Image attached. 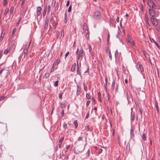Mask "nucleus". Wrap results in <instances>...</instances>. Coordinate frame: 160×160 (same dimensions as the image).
I'll use <instances>...</instances> for the list:
<instances>
[{
    "instance_id": "f257e3e1",
    "label": "nucleus",
    "mask_w": 160,
    "mask_h": 160,
    "mask_svg": "<svg viewBox=\"0 0 160 160\" xmlns=\"http://www.w3.org/2000/svg\"><path fill=\"white\" fill-rule=\"evenodd\" d=\"M83 32L82 33L84 35L85 37L87 39H89V33L88 31V27L87 24L86 23L84 24L83 26Z\"/></svg>"
},
{
    "instance_id": "f03ea898",
    "label": "nucleus",
    "mask_w": 160,
    "mask_h": 160,
    "mask_svg": "<svg viewBox=\"0 0 160 160\" xmlns=\"http://www.w3.org/2000/svg\"><path fill=\"white\" fill-rule=\"evenodd\" d=\"M84 53V52L82 48H81L79 52V53L78 54V57L77 58V60L78 61L80 58H82L83 56Z\"/></svg>"
},
{
    "instance_id": "7ed1b4c3",
    "label": "nucleus",
    "mask_w": 160,
    "mask_h": 160,
    "mask_svg": "<svg viewBox=\"0 0 160 160\" xmlns=\"http://www.w3.org/2000/svg\"><path fill=\"white\" fill-rule=\"evenodd\" d=\"M148 5L151 8L154 9L155 7V4L151 0H148Z\"/></svg>"
},
{
    "instance_id": "20e7f679",
    "label": "nucleus",
    "mask_w": 160,
    "mask_h": 160,
    "mask_svg": "<svg viewBox=\"0 0 160 160\" xmlns=\"http://www.w3.org/2000/svg\"><path fill=\"white\" fill-rule=\"evenodd\" d=\"M94 17L97 19H99L101 17V13L99 11H96L94 13Z\"/></svg>"
},
{
    "instance_id": "39448f33",
    "label": "nucleus",
    "mask_w": 160,
    "mask_h": 160,
    "mask_svg": "<svg viewBox=\"0 0 160 160\" xmlns=\"http://www.w3.org/2000/svg\"><path fill=\"white\" fill-rule=\"evenodd\" d=\"M151 20L152 22V23L154 26H157L158 24V22L156 19L151 18Z\"/></svg>"
},
{
    "instance_id": "423d86ee",
    "label": "nucleus",
    "mask_w": 160,
    "mask_h": 160,
    "mask_svg": "<svg viewBox=\"0 0 160 160\" xmlns=\"http://www.w3.org/2000/svg\"><path fill=\"white\" fill-rule=\"evenodd\" d=\"M136 67H137L139 71L142 72L143 71V67L142 65L139 64H137Z\"/></svg>"
},
{
    "instance_id": "0eeeda50",
    "label": "nucleus",
    "mask_w": 160,
    "mask_h": 160,
    "mask_svg": "<svg viewBox=\"0 0 160 160\" xmlns=\"http://www.w3.org/2000/svg\"><path fill=\"white\" fill-rule=\"evenodd\" d=\"M149 12L150 15L152 17H154L155 16V13L154 11L151 9H149Z\"/></svg>"
},
{
    "instance_id": "6e6552de",
    "label": "nucleus",
    "mask_w": 160,
    "mask_h": 160,
    "mask_svg": "<svg viewBox=\"0 0 160 160\" xmlns=\"http://www.w3.org/2000/svg\"><path fill=\"white\" fill-rule=\"evenodd\" d=\"M42 8L41 7L38 6L37 8V15L38 16H39L41 13Z\"/></svg>"
},
{
    "instance_id": "1a4fd4ad",
    "label": "nucleus",
    "mask_w": 160,
    "mask_h": 160,
    "mask_svg": "<svg viewBox=\"0 0 160 160\" xmlns=\"http://www.w3.org/2000/svg\"><path fill=\"white\" fill-rule=\"evenodd\" d=\"M3 71H4L5 73H6V76H7L9 74V71L8 70L4 69H2L1 70H0V75L1 74L2 72Z\"/></svg>"
},
{
    "instance_id": "9d476101",
    "label": "nucleus",
    "mask_w": 160,
    "mask_h": 160,
    "mask_svg": "<svg viewBox=\"0 0 160 160\" xmlns=\"http://www.w3.org/2000/svg\"><path fill=\"white\" fill-rule=\"evenodd\" d=\"M77 73L80 76H81V72L80 70H79V66H78V60L77 61Z\"/></svg>"
},
{
    "instance_id": "9b49d317",
    "label": "nucleus",
    "mask_w": 160,
    "mask_h": 160,
    "mask_svg": "<svg viewBox=\"0 0 160 160\" xmlns=\"http://www.w3.org/2000/svg\"><path fill=\"white\" fill-rule=\"evenodd\" d=\"M105 83L104 84V89L105 91L107 92V78L106 77L105 78Z\"/></svg>"
},
{
    "instance_id": "f8f14e48",
    "label": "nucleus",
    "mask_w": 160,
    "mask_h": 160,
    "mask_svg": "<svg viewBox=\"0 0 160 160\" xmlns=\"http://www.w3.org/2000/svg\"><path fill=\"white\" fill-rule=\"evenodd\" d=\"M77 95L78 96L81 93V88L80 87L78 86L77 87Z\"/></svg>"
},
{
    "instance_id": "ddd939ff",
    "label": "nucleus",
    "mask_w": 160,
    "mask_h": 160,
    "mask_svg": "<svg viewBox=\"0 0 160 160\" xmlns=\"http://www.w3.org/2000/svg\"><path fill=\"white\" fill-rule=\"evenodd\" d=\"M130 150V145L129 143H128L126 145V152H128Z\"/></svg>"
},
{
    "instance_id": "4468645a",
    "label": "nucleus",
    "mask_w": 160,
    "mask_h": 160,
    "mask_svg": "<svg viewBox=\"0 0 160 160\" xmlns=\"http://www.w3.org/2000/svg\"><path fill=\"white\" fill-rule=\"evenodd\" d=\"M60 59L59 58H58L56 61L53 63V66L58 65L60 63Z\"/></svg>"
},
{
    "instance_id": "2eb2a0df",
    "label": "nucleus",
    "mask_w": 160,
    "mask_h": 160,
    "mask_svg": "<svg viewBox=\"0 0 160 160\" xmlns=\"http://www.w3.org/2000/svg\"><path fill=\"white\" fill-rule=\"evenodd\" d=\"M135 118V115L133 114L132 115V112L131 113V122H133Z\"/></svg>"
},
{
    "instance_id": "dca6fc26",
    "label": "nucleus",
    "mask_w": 160,
    "mask_h": 160,
    "mask_svg": "<svg viewBox=\"0 0 160 160\" xmlns=\"http://www.w3.org/2000/svg\"><path fill=\"white\" fill-rule=\"evenodd\" d=\"M145 22L146 24L148 26H149V24L148 22V15L145 14Z\"/></svg>"
},
{
    "instance_id": "f3484780",
    "label": "nucleus",
    "mask_w": 160,
    "mask_h": 160,
    "mask_svg": "<svg viewBox=\"0 0 160 160\" xmlns=\"http://www.w3.org/2000/svg\"><path fill=\"white\" fill-rule=\"evenodd\" d=\"M48 19H46L45 20V26H44V28L45 29H46L48 26Z\"/></svg>"
},
{
    "instance_id": "a211bd4d",
    "label": "nucleus",
    "mask_w": 160,
    "mask_h": 160,
    "mask_svg": "<svg viewBox=\"0 0 160 160\" xmlns=\"http://www.w3.org/2000/svg\"><path fill=\"white\" fill-rule=\"evenodd\" d=\"M27 48L26 47V48L24 49L23 50V52L24 54V57L26 56L28 54V50Z\"/></svg>"
},
{
    "instance_id": "6ab92c4d",
    "label": "nucleus",
    "mask_w": 160,
    "mask_h": 160,
    "mask_svg": "<svg viewBox=\"0 0 160 160\" xmlns=\"http://www.w3.org/2000/svg\"><path fill=\"white\" fill-rule=\"evenodd\" d=\"M76 66V64L75 63L73 65H72V66L71 68V71L72 72H74L75 71V67Z\"/></svg>"
},
{
    "instance_id": "aec40b11",
    "label": "nucleus",
    "mask_w": 160,
    "mask_h": 160,
    "mask_svg": "<svg viewBox=\"0 0 160 160\" xmlns=\"http://www.w3.org/2000/svg\"><path fill=\"white\" fill-rule=\"evenodd\" d=\"M155 107L156 108L157 111L158 112L159 111V108L158 105V103L157 101H155Z\"/></svg>"
},
{
    "instance_id": "412c9836",
    "label": "nucleus",
    "mask_w": 160,
    "mask_h": 160,
    "mask_svg": "<svg viewBox=\"0 0 160 160\" xmlns=\"http://www.w3.org/2000/svg\"><path fill=\"white\" fill-rule=\"evenodd\" d=\"M14 7H11L10 8V12H9L10 14H12L13 13V10H14Z\"/></svg>"
},
{
    "instance_id": "4be33fe9",
    "label": "nucleus",
    "mask_w": 160,
    "mask_h": 160,
    "mask_svg": "<svg viewBox=\"0 0 160 160\" xmlns=\"http://www.w3.org/2000/svg\"><path fill=\"white\" fill-rule=\"evenodd\" d=\"M67 14L66 13H65L64 14V22L66 23L67 22Z\"/></svg>"
},
{
    "instance_id": "5701e85b",
    "label": "nucleus",
    "mask_w": 160,
    "mask_h": 160,
    "mask_svg": "<svg viewBox=\"0 0 160 160\" xmlns=\"http://www.w3.org/2000/svg\"><path fill=\"white\" fill-rule=\"evenodd\" d=\"M74 124L75 125V126L76 128H77L78 127V123L77 120H75L74 122Z\"/></svg>"
},
{
    "instance_id": "b1692460",
    "label": "nucleus",
    "mask_w": 160,
    "mask_h": 160,
    "mask_svg": "<svg viewBox=\"0 0 160 160\" xmlns=\"http://www.w3.org/2000/svg\"><path fill=\"white\" fill-rule=\"evenodd\" d=\"M9 11V9L8 8H7L5 10L4 12V16H6L7 15V13H8V12Z\"/></svg>"
},
{
    "instance_id": "393cba45",
    "label": "nucleus",
    "mask_w": 160,
    "mask_h": 160,
    "mask_svg": "<svg viewBox=\"0 0 160 160\" xmlns=\"http://www.w3.org/2000/svg\"><path fill=\"white\" fill-rule=\"evenodd\" d=\"M115 80H113L112 82V89H113L115 87Z\"/></svg>"
},
{
    "instance_id": "a878e982",
    "label": "nucleus",
    "mask_w": 160,
    "mask_h": 160,
    "mask_svg": "<svg viewBox=\"0 0 160 160\" xmlns=\"http://www.w3.org/2000/svg\"><path fill=\"white\" fill-rule=\"evenodd\" d=\"M134 132L132 130V129L131 128L130 130V134H131V137H134Z\"/></svg>"
},
{
    "instance_id": "bb28decb",
    "label": "nucleus",
    "mask_w": 160,
    "mask_h": 160,
    "mask_svg": "<svg viewBox=\"0 0 160 160\" xmlns=\"http://www.w3.org/2000/svg\"><path fill=\"white\" fill-rule=\"evenodd\" d=\"M47 7H46L44 8V10L43 12V16H45L46 14V12H47Z\"/></svg>"
},
{
    "instance_id": "cd10ccee",
    "label": "nucleus",
    "mask_w": 160,
    "mask_h": 160,
    "mask_svg": "<svg viewBox=\"0 0 160 160\" xmlns=\"http://www.w3.org/2000/svg\"><path fill=\"white\" fill-rule=\"evenodd\" d=\"M152 40L153 42L155 43V44L156 45V46L158 48L160 49V47L159 46L158 44L153 39H152Z\"/></svg>"
},
{
    "instance_id": "c85d7f7f",
    "label": "nucleus",
    "mask_w": 160,
    "mask_h": 160,
    "mask_svg": "<svg viewBox=\"0 0 160 160\" xmlns=\"http://www.w3.org/2000/svg\"><path fill=\"white\" fill-rule=\"evenodd\" d=\"M118 50H117L115 51V57L116 59H117L118 58Z\"/></svg>"
},
{
    "instance_id": "c756f323",
    "label": "nucleus",
    "mask_w": 160,
    "mask_h": 160,
    "mask_svg": "<svg viewBox=\"0 0 160 160\" xmlns=\"http://www.w3.org/2000/svg\"><path fill=\"white\" fill-rule=\"evenodd\" d=\"M49 76V73H46L44 76V77L45 78H48Z\"/></svg>"
},
{
    "instance_id": "7c9ffc66",
    "label": "nucleus",
    "mask_w": 160,
    "mask_h": 160,
    "mask_svg": "<svg viewBox=\"0 0 160 160\" xmlns=\"http://www.w3.org/2000/svg\"><path fill=\"white\" fill-rule=\"evenodd\" d=\"M67 127V124L65 123L64 122L63 125V128L66 129Z\"/></svg>"
},
{
    "instance_id": "2f4dec72",
    "label": "nucleus",
    "mask_w": 160,
    "mask_h": 160,
    "mask_svg": "<svg viewBox=\"0 0 160 160\" xmlns=\"http://www.w3.org/2000/svg\"><path fill=\"white\" fill-rule=\"evenodd\" d=\"M52 23H53V25H52L55 28L57 25V22H56L54 21V22H52Z\"/></svg>"
},
{
    "instance_id": "473e14b6",
    "label": "nucleus",
    "mask_w": 160,
    "mask_h": 160,
    "mask_svg": "<svg viewBox=\"0 0 160 160\" xmlns=\"http://www.w3.org/2000/svg\"><path fill=\"white\" fill-rule=\"evenodd\" d=\"M60 105L61 108H65L66 107V105L64 103H61Z\"/></svg>"
},
{
    "instance_id": "72a5a7b5",
    "label": "nucleus",
    "mask_w": 160,
    "mask_h": 160,
    "mask_svg": "<svg viewBox=\"0 0 160 160\" xmlns=\"http://www.w3.org/2000/svg\"><path fill=\"white\" fill-rule=\"evenodd\" d=\"M55 32L57 34V38H58L59 35V32L57 30H56L55 31Z\"/></svg>"
},
{
    "instance_id": "f704fd0d",
    "label": "nucleus",
    "mask_w": 160,
    "mask_h": 160,
    "mask_svg": "<svg viewBox=\"0 0 160 160\" xmlns=\"http://www.w3.org/2000/svg\"><path fill=\"white\" fill-rule=\"evenodd\" d=\"M16 29L15 28H14L12 30V37L14 35L15 32H16Z\"/></svg>"
},
{
    "instance_id": "c9c22d12",
    "label": "nucleus",
    "mask_w": 160,
    "mask_h": 160,
    "mask_svg": "<svg viewBox=\"0 0 160 160\" xmlns=\"http://www.w3.org/2000/svg\"><path fill=\"white\" fill-rule=\"evenodd\" d=\"M58 80H57V81H55L54 84V86L56 87H57L58 85Z\"/></svg>"
},
{
    "instance_id": "e433bc0d",
    "label": "nucleus",
    "mask_w": 160,
    "mask_h": 160,
    "mask_svg": "<svg viewBox=\"0 0 160 160\" xmlns=\"http://www.w3.org/2000/svg\"><path fill=\"white\" fill-rule=\"evenodd\" d=\"M86 97L88 99H90V96L89 93H86Z\"/></svg>"
},
{
    "instance_id": "4c0bfd02",
    "label": "nucleus",
    "mask_w": 160,
    "mask_h": 160,
    "mask_svg": "<svg viewBox=\"0 0 160 160\" xmlns=\"http://www.w3.org/2000/svg\"><path fill=\"white\" fill-rule=\"evenodd\" d=\"M127 37H128V42H131V41H130V38L129 35H127Z\"/></svg>"
},
{
    "instance_id": "58836bf2",
    "label": "nucleus",
    "mask_w": 160,
    "mask_h": 160,
    "mask_svg": "<svg viewBox=\"0 0 160 160\" xmlns=\"http://www.w3.org/2000/svg\"><path fill=\"white\" fill-rule=\"evenodd\" d=\"M142 139L144 140H145L146 139V138L145 133H143L142 136Z\"/></svg>"
},
{
    "instance_id": "ea45409f",
    "label": "nucleus",
    "mask_w": 160,
    "mask_h": 160,
    "mask_svg": "<svg viewBox=\"0 0 160 160\" xmlns=\"http://www.w3.org/2000/svg\"><path fill=\"white\" fill-rule=\"evenodd\" d=\"M61 36L62 37H64V32L63 30H62L61 32Z\"/></svg>"
},
{
    "instance_id": "a19ab883",
    "label": "nucleus",
    "mask_w": 160,
    "mask_h": 160,
    "mask_svg": "<svg viewBox=\"0 0 160 160\" xmlns=\"http://www.w3.org/2000/svg\"><path fill=\"white\" fill-rule=\"evenodd\" d=\"M83 85L84 89L86 91V92L87 90V87L85 85L84 83H83Z\"/></svg>"
},
{
    "instance_id": "79ce46f5",
    "label": "nucleus",
    "mask_w": 160,
    "mask_h": 160,
    "mask_svg": "<svg viewBox=\"0 0 160 160\" xmlns=\"http://www.w3.org/2000/svg\"><path fill=\"white\" fill-rule=\"evenodd\" d=\"M118 142L119 145H120L121 144L120 139L119 137L118 136Z\"/></svg>"
},
{
    "instance_id": "37998d69",
    "label": "nucleus",
    "mask_w": 160,
    "mask_h": 160,
    "mask_svg": "<svg viewBox=\"0 0 160 160\" xmlns=\"http://www.w3.org/2000/svg\"><path fill=\"white\" fill-rule=\"evenodd\" d=\"M64 139V137H62L61 139L59 141V143H62V142L63 140Z\"/></svg>"
},
{
    "instance_id": "c03bdc74",
    "label": "nucleus",
    "mask_w": 160,
    "mask_h": 160,
    "mask_svg": "<svg viewBox=\"0 0 160 160\" xmlns=\"http://www.w3.org/2000/svg\"><path fill=\"white\" fill-rule=\"evenodd\" d=\"M50 9H51L50 6L49 5L48 7V11H47L48 13H49L50 12Z\"/></svg>"
},
{
    "instance_id": "a18cd8bd",
    "label": "nucleus",
    "mask_w": 160,
    "mask_h": 160,
    "mask_svg": "<svg viewBox=\"0 0 160 160\" xmlns=\"http://www.w3.org/2000/svg\"><path fill=\"white\" fill-rule=\"evenodd\" d=\"M109 58H110V59L111 60L112 59V55L110 51H109Z\"/></svg>"
},
{
    "instance_id": "49530a36",
    "label": "nucleus",
    "mask_w": 160,
    "mask_h": 160,
    "mask_svg": "<svg viewBox=\"0 0 160 160\" xmlns=\"http://www.w3.org/2000/svg\"><path fill=\"white\" fill-rule=\"evenodd\" d=\"M8 52H9V50L8 49H6L4 51V54H8Z\"/></svg>"
},
{
    "instance_id": "de8ad7c7",
    "label": "nucleus",
    "mask_w": 160,
    "mask_h": 160,
    "mask_svg": "<svg viewBox=\"0 0 160 160\" xmlns=\"http://www.w3.org/2000/svg\"><path fill=\"white\" fill-rule=\"evenodd\" d=\"M62 93L61 92L59 93V98H62Z\"/></svg>"
},
{
    "instance_id": "09e8293b",
    "label": "nucleus",
    "mask_w": 160,
    "mask_h": 160,
    "mask_svg": "<svg viewBox=\"0 0 160 160\" xmlns=\"http://www.w3.org/2000/svg\"><path fill=\"white\" fill-rule=\"evenodd\" d=\"M71 8H72V6L71 5L70 6L68 9V12H70L71 11Z\"/></svg>"
},
{
    "instance_id": "8fccbe9b",
    "label": "nucleus",
    "mask_w": 160,
    "mask_h": 160,
    "mask_svg": "<svg viewBox=\"0 0 160 160\" xmlns=\"http://www.w3.org/2000/svg\"><path fill=\"white\" fill-rule=\"evenodd\" d=\"M130 43L132 46H133L135 45V43L133 41H131V42H129Z\"/></svg>"
},
{
    "instance_id": "3c124183",
    "label": "nucleus",
    "mask_w": 160,
    "mask_h": 160,
    "mask_svg": "<svg viewBox=\"0 0 160 160\" xmlns=\"http://www.w3.org/2000/svg\"><path fill=\"white\" fill-rule=\"evenodd\" d=\"M4 33L3 34V32L1 33V36H0V40H2L3 37H4Z\"/></svg>"
},
{
    "instance_id": "603ef678",
    "label": "nucleus",
    "mask_w": 160,
    "mask_h": 160,
    "mask_svg": "<svg viewBox=\"0 0 160 160\" xmlns=\"http://www.w3.org/2000/svg\"><path fill=\"white\" fill-rule=\"evenodd\" d=\"M21 18H20V19L18 21V22L17 23H16V25L17 26H18L19 24V23H20V22L21 20Z\"/></svg>"
},
{
    "instance_id": "864d4df0",
    "label": "nucleus",
    "mask_w": 160,
    "mask_h": 160,
    "mask_svg": "<svg viewBox=\"0 0 160 160\" xmlns=\"http://www.w3.org/2000/svg\"><path fill=\"white\" fill-rule=\"evenodd\" d=\"M8 3L7 0H4V6L7 5Z\"/></svg>"
},
{
    "instance_id": "5fc2aeb1",
    "label": "nucleus",
    "mask_w": 160,
    "mask_h": 160,
    "mask_svg": "<svg viewBox=\"0 0 160 160\" xmlns=\"http://www.w3.org/2000/svg\"><path fill=\"white\" fill-rule=\"evenodd\" d=\"M89 67H88L87 68V70L84 72V73H89Z\"/></svg>"
},
{
    "instance_id": "6e6d98bb",
    "label": "nucleus",
    "mask_w": 160,
    "mask_h": 160,
    "mask_svg": "<svg viewBox=\"0 0 160 160\" xmlns=\"http://www.w3.org/2000/svg\"><path fill=\"white\" fill-rule=\"evenodd\" d=\"M83 139V137H79L78 138V141H80L82 140Z\"/></svg>"
},
{
    "instance_id": "4d7b16f0",
    "label": "nucleus",
    "mask_w": 160,
    "mask_h": 160,
    "mask_svg": "<svg viewBox=\"0 0 160 160\" xmlns=\"http://www.w3.org/2000/svg\"><path fill=\"white\" fill-rule=\"evenodd\" d=\"M25 2V0H23L21 3V7H22L24 5Z\"/></svg>"
},
{
    "instance_id": "13d9d810",
    "label": "nucleus",
    "mask_w": 160,
    "mask_h": 160,
    "mask_svg": "<svg viewBox=\"0 0 160 160\" xmlns=\"http://www.w3.org/2000/svg\"><path fill=\"white\" fill-rule=\"evenodd\" d=\"M5 97L4 96H0V100L2 101L5 99Z\"/></svg>"
},
{
    "instance_id": "bf43d9fd",
    "label": "nucleus",
    "mask_w": 160,
    "mask_h": 160,
    "mask_svg": "<svg viewBox=\"0 0 160 160\" xmlns=\"http://www.w3.org/2000/svg\"><path fill=\"white\" fill-rule=\"evenodd\" d=\"M107 95H108V101H109V102L110 101V95L109 94V93H108L107 94Z\"/></svg>"
},
{
    "instance_id": "052dcab7",
    "label": "nucleus",
    "mask_w": 160,
    "mask_h": 160,
    "mask_svg": "<svg viewBox=\"0 0 160 160\" xmlns=\"http://www.w3.org/2000/svg\"><path fill=\"white\" fill-rule=\"evenodd\" d=\"M98 98H101V94L100 92H98Z\"/></svg>"
},
{
    "instance_id": "680f3d73",
    "label": "nucleus",
    "mask_w": 160,
    "mask_h": 160,
    "mask_svg": "<svg viewBox=\"0 0 160 160\" xmlns=\"http://www.w3.org/2000/svg\"><path fill=\"white\" fill-rule=\"evenodd\" d=\"M139 112L140 113L141 116H142V109H140L139 110Z\"/></svg>"
},
{
    "instance_id": "e2e57ef3",
    "label": "nucleus",
    "mask_w": 160,
    "mask_h": 160,
    "mask_svg": "<svg viewBox=\"0 0 160 160\" xmlns=\"http://www.w3.org/2000/svg\"><path fill=\"white\" fill-rule=\"evenodd\" d=\"M90 103V101L88 100V101H87V102H86V104L87 107L89 105Z\"/></svg>"
},
{
    "instance_id": "0e129e2a",
    "label": "nucleus",
    "mask_w": 160,
    "mask_h": 160,
    "mask_svg": "<svg viewBox=\"0 0 160 160\" xmlns=\"http://www.w3.org/2000/svg\"><path fill=\"white\" fill-rule=\"evenodd\" d=\"M64 110H62V112H61V115L62 116H64Z\"/></svg>"
},
{
    "instance_id": "69168bd1",
    "label": "nucleus",
    "mask_w": 160,
    "mask_h": 160,
    "mask_svg": "<svg viewBox=\"0 0 160 160\" xmlns=\"http://www.w3.org/2000/svg\"><path fill=\"white\" fill-rule=\"evenodd\" d=\"M54 18L53 17H52L51 18H50V22H51V23L53 21H54Z\"/></svg>"
},
{
    "instance_id": "338daca9",
    "label": "nucleus",
    "mask_w": 160,
    "mask_h": 160,
    "mask_svg": "<svg viewBox=\"0 0 160 160\" xmlns=\"http://www.w3.org/2000/svg\"><path fill=\"white\" fill-rule=\"evenodd\" d=\"M69 52H67L65 55V58H66L67 56L69 55Z\"/></svg>"
},
{
    "instance_id": "774afa93",
    "label": "nucleus",
    "mask_w": 160,
    "mask_h": 160,
    "mask_svg": "<svg viewBox=\"0 0 160 160\" xmlns=\"http://www.w3.org/2000/svg\"><path fill=\"white\" fill-rule=\"evenodd\" d=\"M89 154H90V151H89V149H88V151H87V152H86V154L88 155V156H89Z\"/></svg>"
}]
</instances>
